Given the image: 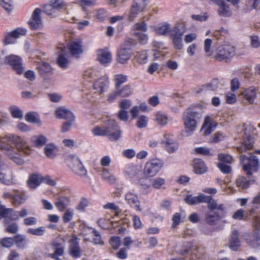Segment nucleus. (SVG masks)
Instances as JSON below:
<instances>
[{
  "mask_svg": "<svg viewBox=\"0 0 260 260\" xmlns=\"http://www.w3.org/2000/svg\"><path fill=\"white\" fill-rule=\"evenodd\" d=\"M55 115L56 117L58 119H63L66 121H75V116L73 112L63 107L57 108L55 111Z\"/></svg>",
  "mask_w": 260,
  "mask_h": 260,
  "instance_id": "19",
  "label": "nucleus"
},
{
  "mask_svg": "<svg viewBox=\"0 0 260 260\" xmlns=\"http://www.w3.org/2000/svg\"><path fill=\"white\" fill-rule=\"evenodd\" d=\"M109 81L107 77H102L99 78L93 84V88L100 94L104 92L108 88Z\"/></svg>",
  "mask_w": 260,
  "mask_h": 260,
  "instance_id": "22",
  "label": "nucleus"
},
{
  "mask_svg": "<svg viewBox=\"0 0 260 260\" xmlns=\"http://www.w3.org/2000/svg\"><path fill=\"white\" fill-rule=\"evenodd\" d=\"M5 62L10 65L17 74L21 75L23 73L22 60L20 57L15 55H10L5 57Z\"/></svg>",
  "mask_w": 260,
  "mask_h": 260,
  "instance_id": "13",
  "label": "nucleus"
},
{
  "mask_svg": "<svg viewBox=\"0 0 260 260\" xmlns=\"http://www.w3.org/2000/svg\"><path fill=\"white\" fill-rule=\"evenodd\" d=\"M118 92V94L121 98H126L131 95L133 93V89L131 86L126 85L122 88L115 89Z\"/></svg>",
  "mask_w": 260,
  "mask_h": 260,
  "instance_id": "40",
  "label": "nucleus"
},
{
  "mask_svg": "<svg viewBox=\"0 0 260 260\" xmlns=\"http://www.w3.org/2000/svg\"><path fill=\"white\" fill-rule=\"evenodd\" d=\"M109 243L112 247L114 249L116 250L121 245L120 238L118 236H113L110 238Z\"/></svg>",
  "mask_w": 260,
  "mask_h": 260,
  "instance_id": "52",
  "label": "nucleus"
},
{
  "mask_svg": "<svg viewBox=\"0 0 260 260\" xmlns=\"http://www.w3.org/2000/svg\"><path fill=\"white\" fill-rule=\"evenodd\" d=\"M154 30L157 35H166L170 33V25L168 23L159 24L155 27Z\"/></svg>",
  "mask_w": 260,
  "mask_h": 260,
  "instance_id": "41",
  "label": "nucleus"
},
{
  "mask_svg": "<svg viewBox=\"0 0 260 260\" xmlns=\"http://www.w3.org/2000/svg\"><path fill=\"white\" fill-rule=\"evenodd\" d=\"M14 147L21 151L26 148L29 150L26 141L20 136L9 134L0 137V149L2 152L16 164L22 165L24 160L20 154L14 150Z\"/></svg>",
  "mask_w": 260,
  "mask_h": 260,
  "instance_id": "2",
  "label": "nucleus"
},
{
  "mask_svg": "<svg viewBox=\"0 0 260 260\" xmlns=\"http://www.w3.org/2000/svg\"><path fill=\"white\" fill-rule=\"evenodd\" d=\"M105 209H110L115 214V216H117L120 212L119 208L114 203L108 202L103 206Z\"/></svg>",
  "mask_w": 260,
  "mask_h": 260,
  "instance_id": "51",
  "label": "nucleus"
},
{
  "mask_svg": "<svg viewBox=\"0 0 260 260\" xmlns=\"http://www.w3.org/2000/svg\"><path fill=\"white\" fill-rule=\"evenodd\" d=\"M108 16L107 12L104 9H99L96 11V18L99 21L103 22L105 20Z\"/></svg>",
  "mask_w": 260,
  "mask_h": 260,
  "instance_id": "61",
  "label": "nucleus"
},
{
  "mask_svg": "<svg viewBox=\"0 0 260 260\" xmlns=\"http://www.w3.org/2000/svg\"><path fill=\"white\" fill-rule=\"evenodd\" d=\"M186 30L185 25L181 23H177L173 27L172 29H170V36H180L182 37Z\"/></svg>",
  "mask_w": 260,
  "mask_h": 260,
  "instance_id": "35",
  "label": "nucleus"
},
{
  "mask_svg": "<svg viewBox=\"0 0 260 260\" xmlns=\"http://www.w3.org/2000/svg\"><path fill=\"white\" fill-rule=\"evenodd\" d=\"M69 60L67 58V54L65 50L62 49L59 54L56 58V63L59 67L62 69H66L68 68Z\"/></svg>",
  "mask_w": 260,
  "mask_h": 260,
  "instance_id": "31",
  "label": "nucleus"
},
{
  "mask_svg": "<svg viewBox=\"0 0 260 260\" xmlns=\"http://www.w3.org/2000/svg\"><path fill=\"white\" fill-rule=\"evenodd\" d=\"M1 5L8 12L12 11L13 9L12 2L11 0H2Z\"/></svg>",
  "mask_w": 260,
  "mask_h": 260,
  "instance_id": "62",
  "label": "nucleus"
},
{
  "mask_svg": "<svg viewBox=\"0 0 260 260\" xmlns=\"http://www.w3.org/2000/svg\"><path fill=\"white\" fill-rule=\"evenodd\" d=\"M235 54V47L229 44H224L217 47L213 58L217 61L229 62Z\"/></svg>",
  "mask_w": 260,
  "mask_h": 260,
  "instance_id": "5",
  "label": "nucleus"
},
{
  "mask_svg": "<svg viewBox=\"0 0 260 260\" xmlns=\"http://www.w3.org/2000/svg\"><path fill=\"white\" fill-rule=\"evenodd\" d=\"M185 202L190 205L201 203L208 204V208L213 212L206 213L205 215V222L210 225H214L226 215L225 208L223 204L218 205L212 196L200 194L198 196L187 195L185 198Z\"/></svg>",
  "mask_w": 260,
  "mask_h": 260,
  "instance_id": "1",
  "label": "nucleus"
},
{
  "mask_svg": "<svg viewBox=\"0 0 260 260\" xmlns=\"http://www.w3.org/2000/svg\"><path fill=\"white\" fill-rule=\"evenodd\" d=\"M193 169L196 174H202L207 172V167L202 159L195 158L193 160Z\"/></svg>",
  "mask_w": 260,
  "mask_h": 260,
  "instance_id": "32",
  "label": "nucleus"
},
{
  "mask_svg": "<svg viewBox=\"0 0 260 260\" xmlns=\"http://www.w3.org/2000/svg\"><path fill=\"white\" fill-rule=\"evenodd\" d=\"M88 205V201L87 199L85 198H82L78 205L76 206V209L80 212H84Z\"/></svg>",
  "mask_w": 260,
  "mask_h": 260,
  "instance_id": "54",
  "label": "nucleus"
},
{
  "mask_svg": "<svg viewBox=\"0 0 260 260\" xmlns=\"http://www.w3.org/2000/svg\"><path fill=\"white\" fill-rule=\"evenodd\" d=\"M42 182L41 175L34 173L29 175L27 184L29 189H34L37 188Z\"/></svg>",
  "mask_w": 260,
  "mask_h": 260,
  "instance_id": "28",
  "label": "nucleus"
},
{
  "mask_svg": "<svg viewBox=\"0 0 260 260\" xmlns=\"http://www.w3.org/2000/svg\"><path fill=\"white\" fill-rule=\"evenodd\" d=\"M218 159L220 161V162L228 164H232L233 160L231 155L223 153L218 154Z\"/></svg>",
  "mask_w": 260,
  "mask_h": 260,
  "instance_id": "49",
  "label": "nucleus"
},
{
  "mask_svg": "<svg viewBox=\"0 0 260 260\" xmlns=\"http://www.w3.org/2000/svg\"><path fill=\"white\" fill-rule=\"evenodd\" d=\"M216 4L219 6L218 12L220 16L229 17L231 15L229 7L225 5L223 0H216Z\"/></svg>",
  "mask_w": 260,
  "mask_h": 260,
  "instance_id": "33",
  "label": "nucleus"
},
{
  "mask_svg": "<svg viewBox=\"0 0 260 260\" xmlns=\"http://www.w3.org/2000/svg\"><path fill=\"white\" fill-rule=\"evenodd\" d=\"M71 198L69 197L60 196L56 198L54 205L59 212H63L70 205Z\"/></svg>",
  "mask_w": 260,
  "mask_h": 260,
  "instance_id": "23",
  "label": "nucleus"
},
{
  "mask_svg": "<svg viewBox=\"0 0 260 260\" xmlns=\"http://www.w3.org/2000/svg\"><path fill=\"white\" fill-rule=\"evenodd\" d=\"M163 166L162 160L158 159H151L145 164L144 174L146 177H153L157 175Z\"/></svg>",
  "mask_w": 260,
  "mask_h": 260,
  "instance_id": "8",
  "label": "nucleus"
},
{
  "mask_svg": "<svg viewBox=\"0 0 260 260\" xmlns=\"http://www.w3.org/2000/svg\"><path fill=\"white\" fill-rule=\"evenodd\" d=\"M92 242L94 244H104L102 240V238L99 233L95 230L93 229L92 231Z\"/></svg>",
  "mask_w": 260,
  "mask_h": 260,
  "instance_id": "58",
  "label": "nucleus"
},
{
  "mask_svg": "<svg viewBox=\"0 0 260 260\" xmlns=\"http://www.w3.org/2000/svg\"><path fill=\"white\" fill-rule=\"evenodd\" d=\"M172 228H176L181 222V215L180 213H175L172 216Z\"/></svg>",
  "mask_w": 260,
  "mask_h": 260,
  "instance_id": "57",
  "label": "nucleus"
},
{
  "mask_svg": "<svg viewBox=\"0 0 260 260\" xmlns=\"http://www.w3.org/2000/svg\"><path fill=\"white\" fill-rule=\"evenodd\" d=\"M254 141L250 136H246L243 140L241 146L238 148L240 152H245L252 149Z\"/></svg>",
  "mask_w": 260,
  "mask_h": 260,
  "instance_id": "34",
  "label": "nucleus"
},
{
  "mask_svg": "<svg viewBox=\"0 0 260 260\" xmlns=\"http://www.w3.org/2000/svg\"><path fill=\"white\" fill-rule=\"evenodd\" d=\"M164 139L162 143L166 150L170 153L174 152L178 149V144L171 138L170 134L165 135Z\"/></svg>",
  "mask_w": 260,
  "mask_h": 260,
  "instance_id": "21",
  "label": "nucleus"
},
{
  "mask_svg": "<svg viewBox=\"0 0 260 260\" xmlns=\"http://www.w3.org/2000/svg\"><path fill=\"white\" fill-rule=\"evenodd\" d=\"M242 94L244 99L249 104H252L257 97V91L255 87L250 86L245 89Z\"/></svg>",
  "mask_w": 260,
  "mask_h": 260,
  "instance_id": "25",
  "label": "nucleus"
},
{
  "mask_svg": "<svg viewBox=\"0 0 260 260\" xmlns=\"http://www.w3.org/2000/svg\"><path fill=\"white\" fill-rule=\"evenodd\" d=\"M242 169L247 176L257 173L260 169V162L257 156L253 155H241L239 157Z\"/></svg>",
  "mask_w": 260,
  "mask_h": 260,
  "instance_id": "4",
  "label": "nucleus"
},
{
  "mask_svg": "<svg viewBox=\"0 0 260 260\" xmlns=\"http://www.w3.org/2000/svg\"><path fill=\"white\" fill-rule=\"evenodd\" d=\"M41 10L40 8H36L34 10L31 19L28 22L31 30H36L41 26Z\"/></svg>",
  "mask_w": 260,
  "mask_h": 260,
  "instance_id": "17",
  "label": "nucleus"
},
{
  "mask_svg": "<svg viewBox=\"0 0 260 260\" xmlns=\"http://www.w3.org/2000/svg\"><path fill=\"white\" fill-rule=\"evenodd\" d=\"M240 240L239 237V232L237 230H234L229 240V246L233 251H237L240 247Z\"/></svg>",
  "mask_w": 260,
  "mask_h": 260,
  "instance_id": "27",
  "label": "nucleus"
},
{
  "mask_svg": "<svg viewBox=\"0 0 260 260\" xmlns=\"http://www.w3.org/2000/svg\"><path fill=\"white\" fill-rule=\"evenodd\" d=\"M14 192L15 193L13 197V204L15 206H19L25 201L28 196L25 191L21 190H15Z\"/></svg>",
  "mask_w": 260,
  "mask_h": 260,
  "instance_id": "29",
  "label": "nucleus"
},
{
  "mask_svg": "<svg viewBox=\"0 0 260 260\" xmlns=\"http://www.w3.org/2000/svg\"><path fill=\"white\" fill-rule=\"evenodd\" d=\"M132 54L131 44L129 41H125L117 52V61L123 64L131 58Z\"/></svg>",
  "mask_w": 260,
  "mask_h": 260,
  "instance_id": "11",
  "label": "nucleus"
},
{
  "mask_svg": "<svg viewBox=\"0 0 260 260\" xmlns=\"http://www.w3.org/2000/svg\"><path fill=\"white\" fill-rule=\"evenodd\" d=\"M147 24L144 21L135 23L133 28V29L135 31H141L142 32L147 31Z\"/></svg>",
  "mask_w": 260,
  "mask_h": 260,
  "instance_id": "60",
  "label": "nucleus"
},
{
  "mask_svg": "<svg viewBox=\"0 0 260 260\" xmlns=\"http://www.w3.org/2000/svg\"><path fill=\"white\" fill-rule=\"evenodd\" d=\"M106 137L111 141H117L121 137L122 131L117 122L112 119L105 122Z\"/></svg>",
  "mask_w": 260,
  "mask_h": 260,
  "instance_id": "7",
  "label": "nucleus"
},
{
  "mask_svg": "<svg viewBox=\"0 0 260 260\" xmlns=\"http://www.w3.org/2000/svg\"><path fill=\"white\" fill-rule=\"evenodd\" d=\"M135 58L140 64H143L147 62L148 59V54L146 50H142L137 53Z\"/></svg>",
  "mask_w": 260,
  "mask_h": 260,
  "instance_id": "44",
  "label": "nucleus"
},
{
  "mask_svg": "<svg viewBox=\"0 0 260 260\" xmlns=\"http://www.w3.org/2000/svg\"><path fill=\"white\" fill-rule=\"evenodd\" d=\"M134 35L137 37L138 41L141 44L145 45L147 43L148 36L147 34L143 32H135Z\"/></svg>",
  "mask_w": 260,
  "mask_h": 260,
  "instance_id": "53",
  "label": "nucleus"
},
{
  "mask_svg": "<svg viewBox=\"0 0 260 260\" xmlns=\"http://www.w3.org/2000/svg\"><path fill=\"white\" fill-rule=\"evenodd\" d=\"M14 244L19 249H24L27 247V240L26 237L22 234H16L13 236Z\"/></svg>",
  "mask_w": 260,
  "mask_h": 260,
  "instance_id": "30",
  "label": "nucleus"
},
{
  "mask_svg": "<svg viewBox=\"0 0 260 260\" xmlns=\"http://www.w3.org/2000/svg\"><path fill=\"white\" fill-rule=\"evenodd\" d=\"M26 31L24 28L17 27L14 30L7 32L4 38V44L6 45L14 43L15 40L20 36L25 35Z\"/></svg>",
  "mask_w": 260,
  "mask_h": 260,
  "instance_id": "15",
  "label": "nucleus"
},
{
  "mask_svg": "<svg viewBox=\"0 0 260 260\" xmlns=\"http://www.w3.org/2000/svg\"><path fill=\"white\" fill-rule=\"evenodd\" d=\"M167 116L161 112H157L155 116V121L161 126H164L168 123Z\"/></svg>",
  "mask_w": 260,
  "mask_h": 260,
  "instance_id": "46",
  "label": "nucleus"
},
{
  "mask_svg": "<svg viewBox=\"0 0 260 260\" xmlns=\"http://www.w3.org/2000/svg\"><path fill=\"white\" fill-rule=\"evenodd\" d=\"M30 141L35 147L41 148L46 144L47 138L43 135L34 136L31 137Z\"/></svg>",
  "mask_w": 260,
  "mask_h": 260,
  "instance_id": "39",
  "label": "nucleus"
},
{
  "mask_svg": "<svg viewBox=\"0 0 260 260\" xmlns=\"http://www.w3.org/2000/svg\"><path fill=\"white\" fill-rule=\"evenodd\" d=\"M182 37L176 36L171 37L174 47L176 49L180 50L182 48Z\"/></svg>",
  "mask_w": 260,
  "mask_h": 260,
  "instance_id": "56",
  "label": "nucleus"
},
{
  "mask_svg": "<svg viewBox=\"0 0 260 260\" xmlns=\"http://www.w3.org/2000/svg\"><path fill=\"white\" fill-rule=\"evenodd\" d=\"M67 48L72 56L79 58L83 52L82 41L80 39L72 41L68 44Z\"/></svg>",
  "mask_w": 260,
  "mask_h": 260,
  "instance_id": "14",
  "label": "nucleus"
},
{
  "mask_svg": "<svg viewBox=\"0 0 260 260\" xmlns=\"http://www.w3.org/2000/svg\"><path fill=\"white\" fill-rule=\"evenodd\" d=\"M80 239L76 235L73 234L68 241L69 253L74 258H77L81 256V249L79 246Z\"/></svg>",
  "mask_w": 260,
  "mask_h": 260,
  "instance_id": "12",
  "label": "nucleus"
},
{
  "mask_svg": "<svg viewBox=\"0 0 260 260\" xmlns=\"http://www.w3.org/2000/svg\"><path fill=\"white\" fill-rule=\"evenodd\" d=\"M92 134L95 136H106L105 123L102 126H95L91 131Z\"/></svg>",
  "mask_w": 260,
  "mask_h": 260,
  "instance_id": "43",
  "label": "nucleus"
},
{
  "mask_svg": "<svg viewBox=\"0 0 260 260\" xmlns=\"http://www.w3.org/2000/svg\"><path fill=\"white\" fill-rule=\"evenodd\" d=\"M64 213L63 214L62 216V220L63 222L65 223H68L70 221H71L74 216V211L72 209H68L67 210H65Z\"/></svg>",
  "mask_w": 260,
  "mask_h": 260,
  "instance_id": "48",
  "label": "nucleus"
},
{
  "mask_svg": "<svg viewBox=\"0 0 260 260\" xmlns=\"http://www.w3.org/2000/svg\"><path fill=\"white\" fill-rule=\"evenodd\" d=\"M45 231L44 226H40L36 229L29 228L27 230V233L35 236H42L44 234Z\"/></svg>",
  "mask_w": 260,
  "mask_h": 260,
  "instance_id": "47",
  "label": "nucleus"
},
{
  "mask_svg": "<svg viewBox=\"0 0 260 260\" xmlns=\"http://www.w3.org/2000/svg\"><path fill=\"white\" fill-rule=\"evenodd\" d=\"M127 76L121 74L115 75L114 76L115 89H118L121 85L127 82Z\"/></svg>",
  "mask_w": 260,
  "mask_h": 260,
  "instance_id": "42",
  "label": "nucleus"
},
{
  "mask_svg": "<svg viewBox=\"0 0 260 260\" xmlns=\"http://www.w3.org/2000/svg\"><path fill=\"white\" fill-rule=\"evenodd\" d=\"M10 111L12 116L14 118H21L23 115L22 111L16 107H10Z\"/></svg>",
  "mask_w": 260,
  "mask_h": 260,
  "instance_id": "59",
  "label": "nucleus"
},
{
  "mask_svg": "<svg viewBox=\"0 0 260 260\" xmlns=\"http://www.w3.org/2000/svg\"><path fill=\"white\" fill-rule=\"evenodd\" d=\"M183 116L185 129L188 132H193L202 115L196 107H189L184 112Z\"/></svg>",
  "mask_w": 260,
  "mask_h": 260,
  "instance_id": "3",
  "label": "nucleus"
},
{
  "mask_svg": "<svg viewBox=\"0 0 260 260\" xmlns=\"http://www.w3.org/2000/svg\"><path fill=\"white\" fill-rule=\"evenodd\" d=\"M148 0H134L130 9L128 20L133 21L139 13L143 12L148 4Z\"/></svg>",
  "mask_w": 260,
  "mask_h": 260,
  "instance_id": "10",
  "label": "nucleus"
},
{
  "mask_svg": "<svg viewBox=\"0 0 260 260\" xmlns=\"http://www.w3.org/2000/svg\"><path fill=\"white\" fill-rule=\"evenodd\" d=\"M75 122V121L72 120H68L63 122L61 127V132L64 133L70 131L72 126L74 124Z\"/></svg>",
  "mask_w": 260,
  "mask_h": 260,
  "instance_id": "63",
  "label": "nucleus"
},
{
  "mask_svg": "<svg viewBox=\"0 0 260 260\" xmlns=\"http://www.w3.org/2000/svg\"><path fill=\"white\" fill-rule=\"evenodd\" d=\"M260 219L259 218H256L254 220V229L255 230L251 234V242L252 243H256L260 241Z\"/></svg>",
  "mask_w": 260,
  "mask_h": 260,
  "instance_id": "36",
  "label": "nucleus"
},
{
  "mask_svg": "<svg viewBox=\"0 0 260 260\" xmlns=\"http://www.w3.org/2000/svg\"><path fill=\"white\" fill-rule=\"evenodd\" d=\"M28 214L27 210L25 208H22L20 211H14L10 212L9 217L10 218L11 221L18 220L20 218L26 217Z\"/></svg>",
  "mask_w": 260,
  "mask_h": 260,
  "instance_id": "37",
  "label": "nucleus"
},
{
  "mask_svg": "<svg viewBox=\"0 0 260 260\" xmlns=\"http://www.w3.org/2000/svg\"><path fill=\"white\" fill-rule=\"evenodd\" d=\"M148 118L145 115H141L138 117L136 126L140 128L146 127L148 124Z\"/></svg>",
  "mask_w": 260,
  "mask_h": 260,
  "instance_id": "50",
  "label": "nucleus"
},
{
  "mask_svg": "<svg viewBox=\"0 0 260 260\" xmlns=\"http://www.w3.org/2000/svg\"><path fill=\"white\" fill-rule=\"evenodd\" d=\"M125 199L127 203L137 211L142 210L140 207V202L138 196L131 192H127L125 195Z\"/></svg>",
  "mask_w": 260,
  "mask_h": 260,
  "instance_id": "20",
  "label": "nucleus"
},
{
  "mask_svg": "<svg viewBox=\"0 0 260 260\" xmlns=\"http://www.w3.org/2000/svg\"><path fill=\"white\" fill-rule=\"evenodd\" d=\"M70 166L75 174L80 176H85L87 171L80 159L74 155L69 156Z\"/></svg>",
  "mask_w": 260,
  "mask_h": 260,
  "instance_id": "9",
  "label": "nucleus"
},
{
  "mask_svg": "<svg viewBox=\"0 0 260 260\" xmlns=\"http://www.w3.org/2000/svg\"><path fill=\"white\" fill-rule=\"evenodd\" d=\"M13 211L12 208H6L4 206L0 205V216L4 218V224L5 225V232L12 234H16L18 230V226L16 223H11L9 213Z\"/></svg>",
  "mask_w": 260,
  "mask_h": 260,
  "instance_id": "6",
  "label": "nucleus"
},
{
  "mask_svg": "<svg viewBox=\"0 0 260 260\" xmlns=\"http://www.w3.org/2000/svg\"><path fill=\"white\" fill-rule=\"evenodd\" d=\"M97 60L101 64L107 67L111 62L112 54L107 49H99L97 51Z\"/></svg>",
  "mask_w": 260,
  "mask_h": 260,
  "instance_id": "18",
  "label": "nucleus"
},
{
  "mask_svg": "<svg viewBox=\"0 0 260 260\" xmlns=\"http://www.w3.org/2000/svg\"><path fill=\"white\" fill-rule=\"evenodd\" d=\"M37 68L39 75L44 80H49L53 75V69L48 63L42 62Z\"/></svg>",
  "mask_w": 260,
  "mask_h": 260,
  "instance_id": "16",
  "label": "nucleus"
},
{
  "mask_svg": "<svg viewBox=\"0 0 260 260\" xmlns=\"http://www.w3.org/2000/svg\"><path fill=\"white\" fill-rule=\"evenodd\" d=\"M0 245L6 248H10L14 245L13 237H6L0 239Z\"/></svg>",
  "mask_w": 260,
  "mask_h": 260,
  "instance_id": "45",
  "label": "nucleus"
},
{
  "mask_svg": "<svg viewBox=\"0 0 260 260\" xmlns=\"http://www.w3.org/2000/svg\"><path fill=\"white\" fill-rule=\"evenodd\" d=\"M65 6L66 4L63 0H52L51 5L50 6L57 10L61 9Z\"/></svg>",
  "mask_w": 260,
  "mask_h": 260,
  "instance_id": "64",
  "label": "nucleus"
},
{
  "mask_svg": "<svg viewBox=\"0 0 260 260\" xmlns=\"http://www.w3.org/2000/svg\"><path fill=\"white\" fill-rule=\"evenodd\" d=\"M54 252L53 253L50 254L49 256L52 258L56 260H59V256H61L64 253L63 247L58 243H54L53 244Z\"/></svg>",
  "mask_w": 260,
  "mask_h": 260,
  "instance_id": "38",
  "label": "nucleus"
},
{
  "mask_svg": "<svg viewBox=\"0 0 260 260\" xmlns=\"http://www.w3.org/2000/svg\"><path fill=\"white\" fill-rule=\"evenodd\" d=\"M254 181V180H250L244 176H241L236 179L235 183L238 189L241 190L248 188Z\"/></svg>",
  "mask_w": 260,
  "mask_h": 260,
  "instance_id": "26",
  "label": "nucleus"
},
{
  "mask_svg": "<svg viewBox=\"0 0 260 260\" xmlns=\"http://www.w3.org/2000/svg\"><path fill=\"white\" fill-rule=\"evenodd\" d=\"M217 166L220 171L224 174H230L232 172L231 166L219 162L217 164Z\"/></svg>",
  "mask_w": 260,
  "mask_h": 260,
  "instance_id": "55",
  "label": "nucleus"
},
{
  "mask_svg": "<svg viewBox=\"0 0 260 260\" xmlns=\"http://www.w3.org/2000/svg\"><path fill=\"white\" fill-rule=\"evenodd\" d=\"M217 126V123L212 120L209 116L205 117L204 123L202 126V129L204 130L205 136L211 134Z\"/></svg>",
  "mask_w": 260,
  "mask_h": 260,
  "instance_id": "24",
  "label": "nucleus"
}]
</instances>
